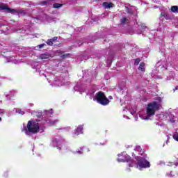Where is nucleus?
<instances>
[{"label":"nucleus","instance_id":"0eeeda50","mask_svg":"<svg viewBox=\"0 0 178 178\" xmlns=\"http://www.w3.org/2000/svg\"><path fill=\"white\" fill-rule=\"evenodd\" d=\"M160 17H164L165 20H172V17H170V16L165 12L161 13L160 15Z\"/></svg>","mask_w":178,"mask_h":178},{"label":"nucleus","instance_id":"6ab92c4d","mask_svg":"<svg viewBox=\"0 0 178 178\" xmlns=\"http://www.w3.org/2000/svg\"><path fill=\"white\" fill-rule=\"evenodd\" d=\"M172 137H173L174 140H175L176 141H178V134L173 135Z\"/></svg>","mask_w":178,"mask_h":178},{"label":"nucleus","instance_id":"f257e3e1","mask_svg":"<svg viewBox=\"0 0 178 178\" xmlns=\"http://www.w3.org/2000/svg\"><path fill=\"white\" fill-rule=\"evenodd\" d=\"M159 108H161V104H159L156 102H152L147 104L146 108V115L148 118H151V116L155 115V113L156 111H159Z\"/></svg>","mask_w":178,"mask_h":178},{"label":"nucleus","instance_id":"f03ea898","mask_svg":"<svg viewBox=\"0 0 178 178\" xmlns=\"http://www.w3.org/2000/svg\"><path fill=\"white\" fill-rule=\"evenodd\" d=\"M96 99L98 104L106 106L109 104V99L105 96V93L102 91H99L96 94Z\"/></svg>","mask_w":178,"mask_h":178},{"label":"nucleus","instance_id":"9d476101","mask_svg":"<svg viewBox=\"0 0 178 178\" xmlns=\"http://www.w3.org/2000/svg\"><path fill=\"white\" fill-rule=\"evenodd\" d=\"M121 22V24H126V23L127 24H129L130 23V21L129 19H127V18L126 17H123L120 19Z\"/></svg>","mask_w":178,"mask_h":178},{"label":"nucleus","instance_id":"bb28decb","mask_svg":"<svg viewBox=\"0 0 178 178\" xmlns=\"http://www.w3.org/2000/svg\"><path fill=\"white\" fill-rule=\"evenodd\" d=\"M175 90H177V88H176Z\"/></svg>","mask_w":178,"mask_h":178},{"label":"nucleus","instance_id":"f8f14e48","mask_svg":"<svg viewBox=\"0 0 178 178\" xmlns=\"http://www.w3.org/2000/svg\"><path fill=\"white\" fill-rule=\"evenodd\" d=\"M63 6V4H60L59 3H54L53 5V8L54 9H59V8H62Z\"/></svg>","mask_w":178,"mask_h":178},{"label":"nucleus","instance_id":"a878e982","mask_svg":"<svg viewBox=\"0 0 178 178\" xmlns=\"http://www.w3.org/2000/svg\"><path fill=\"white\" fill-rule=\"evenodd\" d=\"M124 161L120 160V162H123Z\"/></svg>","mask_w":178,"mask_h":178},{"label":"nucleus","instance_id":"20e7f679","mask_svg":"<svg viewBox=\"0 0 178 178\" xmlns=\"http://www.w3.org/2000/svg\"><path fill=\"white\" fill-rule=\"evenodd\" d=\"M137 164L136 165V168L141 170V169H147V168H149L151 165L149 164V161L145 160L144 158H136Z\"/></svg>","mask_w":178,"mask_h":178},{"label":"nucleus","instance_id":"2eb2a0df","mask_svg":"<svg viewBox=\"0 0 178 178\" xmlns=\"http://www.w3.org/2000/svg\"><path fill=\"white\" fill-rule=\"evenodd\" d=\"M46 43L47 44V45H49L50 47H52V45H54V42H52V40L51 39L47 40Z\"/></svg>","mask_w":178,"mask_h":178},{"label":"nucleus","instance_id":"6e6552de","mask_svg":"<svg viewBox=\"0 0 178 178\" xmlns=\"http://www.w3.org/2000/svg\"><path fill=\"white\" fill-rule=\"evenodd\" d=\"M103 6L105 9H109V8H113V4L112 3L104 2Z\"/></svg>","mask_w":178,"mask_h":178},{"label":"nucleus","instance_id":"4be33fe9","mask_svg":"<svg viewBox=\"0 0 178 178\" xmlns=\"http://www.w3.org/2000/svg\"><path fill=\"white\" fill-rule=\"evenodd\" d=\"M67 56H69V54H63V58H67Z\"/></svg>","mask_w":178,"mask_h":178},{"label":"nucleus","instance_id":"5701e85b","mask_svg":"<svg viewBox=\"0 0 178 178\" xmlns=\"http://www.w3.org/2000/svg\"><path fill=\"white\" fill-rule=\"evenodd\" d=\"M42 114L40 113L39 115H38V118H41Z\"/></svg>","mask_w":178,"mask_h":178},{"label":"nucleus","instance_id":"7ed1b4c3","mask_svg":"<svg viewBox=\"0 0 178 178\" xmlns=\"http://www.w3.org/2000/svg\"><path fill=\"white\" fill-rule=\"evenodd\" d=\"M27 129L29 133H33V134H35L40 131V124L29 120L27 124Z\"/></svg>","mask_w":178,"mask_h":178},{"label":"nucleus","instance_id":"f3484780","mask_svg":"<svg viewBox=\"0 0 178 178\" xmlns=\"http://www.w3.org/2000/svg\"><path fill=\"white\" fill-rule=\"evenodd\" d=\"M140 62H141V59L140 58H136L135 60V63H134V65H136V66L138 65V64L140 63Z\"/></svg>","mask_w":178,"mask_h":178},{"label":"nucleus","instance_id":"412c9836","mask_svg":"<svg viewBox=\"0 0 178 178\" xmlns=\"http://www.w3.org/2000/svg\"><path fill=\"white\" fill-rule=\"evenodd\" d=\"M134 162H132L131 163L129 164V168H133L134 166Z\"/></svg>","mask_w":178,"mask_h":178},{"label":"nucleus","instance_id":"1a4fd4ad","mask_svg":"<svg viewBox=\"0 0 178 178\" xmlns=\"http://www.w3.org/2000/svg\"><path fill=\"white\" fill-rule=\"evenodd\" d=\"M138 70H141V72H145V63H144V62L140 63Z\"/></svg>","mask_w":178,"mask_h":178},{"label":"nucleus","instance_id":"423d86ee","mask_svg":"<svg viewBox=\"0 0 178 178\" xmlns=\"http://www.w3.org/2000/svg\"><path fill=\"white\" fill-rule=\"evenodd\" d=\"M75 136H79V134H81L83 133V126L79 125L77 129L74 131Z\"/></svg>","mask_w":178,"mask_h":178},{"label":"nucleus","instance_id":"393cba45","mask_svg":"<svg viewBox=\"0 0 178 178\" xmlns=\"http://www.w3.org/2000/svg\"><path fill=\"white\" fill-rule=\"evenodd\" d=\"M1 120H2V118L0 117V122H1Z\"/></svg>","mask_w":178,"mask_h":178},{"label":"nucleus","instance_id":"ddd939ff","mask_svg":"<svg viewBox=\"0 0 178 178\" xmlns=\"http://www.w3.org/2000/svg\"><path fill=\"white\" fill-rule=\"evenodd\" d=\"M170 10L173 13H176V12H178V6H172L170 8Z\"/></svg>","mask_w":178,"mask_h":178},{"label":"nucleus","instance_id":"dca6fc26","mask_svg":"<svg viewBox=\"0 0 178 178\" xmlns=\"http://www.w3.org/2000/svg\"><path fill=\"white\" fill-rule=\"evenodd\" d=\"M49 2H51V0L44 1H42L41 5H42V6H44V5H48V3H49Z\"/></svg>","mask_w":178,"mask_h":178},{"label":"nucleus","instance_id":"b1692460","mask_svg":"<svg viewBox=\"0 0 178 178\" xmlns=\"http://www.w3.org/2000/svg\"><path fill=\"white\" fill-rule=\"evenodd\" d=\"M78 154H81V152L79 151V152H78Z\"/></svg>","mask_w":178,"mask_h":178},{"label":"nucleus","instance_id":"4468645a","mask_svg":"<svg viewBox=\"0 0 178 178\" xmlns=\"http://www.w3.org/2000/svg\"><path fill=\"white\" fill-rule=\"evenodd\" d=\"M47 123H49L50 126H55L56 124V122H58L57 120H46Z\"/></svg>","mask_w":178,"mask_h":178},{"label":"nucleus","instance_id":"9b49d317","mask_svg":"<svg viewBox=\"0 0 178 178\" xmlns=\"http://www.w3.org/2000/svg\"><path fill=\"white\" fill-rule=\"evenodd\" d=\"M50 55L49 54H42L40 56V59H49Z\"/></svg>","mask_w":178,"mask_h":178},{"label":"nucleus","instance_id":"39448f33","mask_svg":"<svg viewBox=\"0 0 178 178\" xmlns=\"http://www.w3.org/2000/svg\"><path fill=\"white\" fill-rule=\"evenodd\" d=\"M0 9L1 10H8V12H16V10L10 8L8 5L5 3H0Z\"/></svg>","mask_w":178,"mask_h":178},{"label":"nucleus","instance_id":"aec40b11","mask_svg":"<svg viewBox=\"0 0 178 178\" xmlns=\"http://www.w3.org/2000/svg\"><path fill=\"white\" fill-rule=\"evenodd\" d=\"M50 40H51V42H55V41H56V40H58V37L55 36V37H54L53 38H51Z\"/></svg>","mask_w":178,"mask_h":178},{"label":"nucleus","instance_id":"a211bd4d","mask_svg":"<svg viewBox=\"0 0 178 178\" xmlns=\"http://www.w3.org/2000/svg\"><path fill=\"white\" fill-rule=\"evenodd\" d=\"M45 44H39L38 45V48H39L40 49H41V48H44V47H45Z\"/></svg>","mask_w":178,"mask_h":178}]
</instances>
